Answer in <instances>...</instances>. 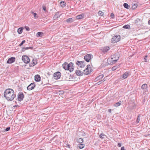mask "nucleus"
<instances>
[{
	"instance_id": "obj_25",
	"label": "nucleus",
	"mask_w": 150,
	"mask_h": 150,
	"mask_svg": "<svg viewBox=\"0 0 150 150\" xmlns=\"http://www.w3.org/2000/svg\"><path fill=\"white\" fill-rule=\"evenodd\" d=\"M66 3L64 1H62L60 3L61 6L62 7H64L65 6Z\"/></svg>"
},
{
	"instance_id": "obj_18",
	"label": "nucleus",
	"mask_w": 150,
	"mask_h": 150,
	"mask_svg": "<svg viewBox=\"0 0 150 150\" xmlns=\"http://www.w3.org/2000/svg\"><path fill=\"white\" fill-rule=\"evenodd\" d=\"M129 75V73L128 72H125L121 76L122 79L126 78Z\"/></svg>"
},
{
	"instance_id": "obj_12",
	"label": "nucleus",
	"mask_w": 150,
	"mask_h": 150,
	"mask_svg": "<svg viewBox=\"0 0 150 150\" xmlns=\"http://www.w3.org/2000/svg\"><path fill=\"white\" fill-rule=\"evenodd\" d=\"M88 66H90V65H88L87 68L83 70V73L84 74L86 75H88L90 72L89 69H88Z\"/></svg>"
},
{
	"instance_id": "obj_46",
	"label": "nucleus",
	"mask_w": 150,
	"mask_h": 150,
	"mask_svg": "<svg viewBox=\"0 0 150 150\" xmlns=\"http://www.w3.org/2000/svg\"><path fill=\"white\" fill-rule=\"evenodd\" d=\"M147 55H146L145 57V58H144V62H147V61L146 60V58L147 57Z\"/></svg>"
},
{
	"instance_id": "obj_51",
	"label": "nucleus",
	"mask_w": 150,
	"mask_h": 150,
	"mask_svg": "<svg viewBox=\"0 0 150 150\" xmlns=\"http://www.w3.org/2000/svg\"><path fill=\"white\" fill-rule=\"evenodd\" d=\"M84 139V138H79V139H81L82 141H83V139Z\"/></svg>"
},
{
	"instance_id": "obj_1",
	"label": "nucleus",
	"mask_w": 150,
	"mask_h": 150,
	"mask_svg": "<svg viewBox=\"0 0 150 150\" xmlns=\"http://www.w3.org/2000/svg\"><path fill=\"white\" fill-rule=\"evenodd\" d=\"M4 96L7 100L11 101L14 99L16 95L14 94V92L12 89L8 88L4 91Z\"/></svg>"
},
{
	"instance_id": "obj_47",
	"label": "nucleus",
	"mask_w": 150,
	"mask_h": 150,
	"mask_svg": "<svg viewBox=\"0 0 150 150\" xmlns=\"http://www.w3.org/2000/svg\"><path fill=\"white\" fill-rule=\"evenodd\" d=\"M42 8L43 10L45 11H46V8L45 6H43Z\"/></svg>"
},
{
	"instance_id": "obj_15",
	"label": "nucleus",
	"mask_w": 150,
	"mask_h": 150,
	"mask_svg": "<svg viewBox=\"0 0 150 150\" xmlns=\"http://www.w3.org/2000/svg\"><path fill=\"white\" fill-rule=\"evenodd\" d=\"M104 75L103 74L99 75L95 79V81H96L103 78L104 77Z\"/></svg>"
},
{
	"instance_id": "obj_4",
	"label": "nucleus",
	"mask_w": 150,
	"mask_h": 150,
	"mask_svg": "<svg viewBox=\"0 0 150 150\" xmlns=\"http://www.w3.org/2000/svg\"><path fill=\"white\" fill-rule=\"evenodd\" d=\"M22 60L24 63L27 64L30 61V59L28 57L26 56H23L22 57Z\"/></svg>"
},
{
	"instance_id": "obj_20",
	"label": "nucleus",
	"mask_w": 150,
	"mask_h": 150,
	"mask_svg": "<svg viewBox=\"0 0 150 150\" xmlns=\"http://www.w3.org/2000/svg\"><path fill=\"white\" fill-rule=\"evenodd\" d=\"M60 16V14H59V12H57L56 13L54 16L53 18L54 20H55L57 19L58 17Z\"/></svg>"
},
{
	"instance_id": "obj_6",
	"label": "nucleus",
	"mask_w": 150,
	"mask_h": 150,
	"mask_svg": "<svg viewBox=\"0 0 150 150\" xmlns=\"http://www.w3.org/2000/svg\"><path fill=\"white\" fill-rule=\"evenodd\" d=\"M69 65L68 70H69L70 72H72L74 69V67L73 66V64L72 62H70L68 64Z\"/></svg>"
},
{
	"instance_id": "obj_7",
	"label": "nucleus",
	"mask_w": 150,
	"mask_h": 150,
	"mask_svg": "<svg viewBox=\"0 0 150 150\" xmlns=\"http://www.w3.org/2000/svg\"><path fill=\"white\" fill-rule=\"evenodd\" d=\"M53 76L55 79H59L61 76V73L59 72H57L54 73Z\"/></svg>"
},
{
	"instance_id": "obj_14",
	"label": "nucleus",
	"mask_w": 150,
	"mask_h": 150,
	"mask_svg": "<svg viewBox=\"0 0 150 150\" xmlns=\"http://www.w3.org/2000/svg\"><path fill=\"white\" fill-rule=\"evenodd\" d=\"M69 64L65 62L64 64H62L63 68L65 70H68V68Z\"/></svg>"
},
{
	"instance_id": "obj_50",
	"label": "nucleus",
	"mask_w": 150,
	"mask_h": 150,
	"mask_svg": "<svg viewBox=\"0 0 150 150\" xmlns=\"http://www.w3.org/2000/svg\"><path fill=\"white\" fill-rule=\"evenodd\" d=\"M108 112L110 113H111V109H110L108 110Z\"/></svg>"
},
{
	"instance_id": "obj_13",
	"label": "nucleus",
	"mask_w": 150,
	"mask_h": 150,
	"mask_svg": "<svg viewBox=\"0 0 150 150\" xmlns=\"http://www.w3.org/2000/svg\"><path fill=\"white\" fill-rule=\"evenodd\" d=\"M83 142V141H82V142H78L80 144H78L77 146L80 149H83V148L85 146L84 144H82V142Z\"/></svg>"
},
{
	"instance_id": "obj_45",
	"label": "nucleus",
	"mask_w": 150,
	"mask_h": 150,
	"mask_svg": "<svg viewBox=\"0 0 150 150\" xmlns=\"http://www.w3.org/2000/svg\"><path fill=\"white\" fill-rule=\"evenodd\" d=\"M110 16L112 18H114V14L113 13H111L110 14Z\"/></svg>"
},
{
	"instance_id": "obj_9",
	"label": "nucleus",
	"mask_w": 150,
	"mask_h": 150,
	"mask_svg": "<svg viewBox=\"0 0 150 150\" xmlns=\"http://www.w3.org/2000/svg\"><path fill=\"white\" fill-rule=\"evenodd\" d=\"M35 86L34 83H32L27 87V89L29 90H31L34 89Z\"/></svg>"
},
{
	"instance_id": "obj_49",
	"label": "nucleus",
	"mask_w": 150,
	"mask_h": 150,
	"mask_svg": "<svg viewBox=\"0 0 150 150\" xmlns=\"http://www.w3.org/2000/svg\"><path fill=\"white\" fill-rule=\"evenodd\" d=\"M26 29L27 31H29L30 30V29L29 27H27L26 28Z\"/></svg>"
},
{
	"instance_id": "obj_16",
	"label": "nucleus",
	"mask_w": 150,
	"mask_h": 150,
	"mask_svg": "<svg viewBox=\"0 0 150 150\" xmlns=\"http://www.w3.org/2000/svg\"><path fill=\"white\" fill-rule=\"evenodd\" d=\"M41 79V78L40 76L39 75H35V81H40Z\"/></svg>"
},
{
	"instance_id": "obj_52",
	"label": "nucleus",
	"mask_w": 150,
	"mask_h": 150,
	"mask_svg": "<svg viewBox=\"0 0 150 150\" xmlns=\"http://www.w3.org/2000/svg\"><path fill=\"white\" fill-rule=\"evenodd\" d=\"M148 23L150 25V20L149 21Z\"/></svg>"
},
{
	"instance_id": "obj_33",
	"label": "nucleus",
	"mask_w": 150,
	"mask_h": 150,
	"mask_svg": "<svg viewBox=\"0 0 150 150\" xmlns=\"http://www.w3.org/2000/svg\"><path fill=\"white\" fill-rule=\"evenodd\" d=\"M98 13V14L100 16H102L103 14V13L100 11H99Z\"/></svg>"
},
{
	"instance_id": "obj_24",
	"label": "nucleus",
	"mask_w": 150,
	"mask_h": 150,
	"mask_svg": "<svg viewBox=\"0 0 150 150\" xmlns=\"http://www.w3.org/2000/svg\"><path fill=\"white\" fill-rule=\"evenodd\" d=\"M122 103V102L121 101H119L118 102H117L115 103L114 106L115 107H118L120 106Z\"/></svg>"
},
{
	"instance_id": "obj_11",
	"label": "nucleus",
	"mask_w": 150,
	"mask_h": 150,
	"mask_svg": "<svg viewBox=\"0 0 150 150\" xmlns=\"http://www.w3.org/2000/svg\"><path fill=\"white\" fill-rule=\"evenodd\" d=\"M91 55L90 54H87L84 57V59L87 62H89L91 59Z\"/></svg>"
},
{
	"instance_id": "obj_29",
	"label": "nucleus",
	"mask_w": 150,
	"mask_h": 150,
	"mask_svg": "<svg viewBox=\"0 0 150 150\" xmlns=\"http://www.w3.org/2000/svg\"><path fill=\"white\" fill-rule=\"evenodd\" d=\"M99 137L102 139H103L105 138L106 137V136L103 134H101L99 135Z\"/></svg>"
},
{
	"instance_id": "obj_34",
	"label": "nucleus",
	"mask_w": 150,
	"mask_h": 150,
	"mask_svg": "<svg viewBox=\"0 0 150 150\" xmlns=\"http://www.w3.org/2000/svg\"><path fill=\"white\" fill-rule=\"evenodd\" d=\"M32 13L33 14L34 16V18L35 19H36V18H38V16H37V13H34L33 12Z\"/></svg>"
},
{
	"instance_id": "obj_17",
	"label": "nucleus",
	"mask_w": 150,
	"mask_h": 150,
	"mask_svg": "<svg viewBox=\"0 0 150 150\" xmlns=\"http://www.w3.org/2000/svg\"><path fill=\"white\" fill-rule=\"evenodd\" d=\"M76 73V75L78 76H82L83 74V72L80 70H77Z\"/></svg>"
},
{
	"instance_id": "obj_32",
	"label": "nucleus",
	"mask_w": 150,
	"mask_h": 150,
	"mask_svg": "<svg viewBox=\"0 0 150 150\" xmlns=\"http://www.w3.org/2000/svg\"><path fill=\"white\" fill-rule=\"evenodd\" d=\"M33 48V47H24L23 49H24V50H28V49H32Z\"/></svg>"
},
{
	"instance_id": "obj_28",
	"label": "nucleus",
	"mask_w": 150,
	"mask_h": 150,
	"mask_svg": "<svg viewBox=\"0 0 150 150\" xmlns=\"http://www.w3.org/2000/svg\"><path fill=\"white\" fill-rule=\"evenodd\" d=\"M23 29L22 28H20L18 29L17 32L19 34H21L22 33Z\"/></svg>"
},
{
	"instance_id": "obj_27",
	"label": "nucleus",
	"mask_w": 150,
	"mask_h": 150,
	"mask_svg": "<svg viewBox=\"0 0 150 150\" xmlns=\"http://www.w3.org/2000/svg\"><path fill=\"white\" fill-rule=\"evenodd\" d=\"M74 21L73 19L71 18H70L67 20V22L68 23H71Z\"/></svg>"
},
{
	"instance_id": "obj_23",
	"label": "nucleus",
	"mask_w": 150,
	"mask_h": 150,
	"mask_svg": "<svg viewBox=\"0 0 150 150\" xmlns=\"http://www.w3.org/2000/svg\"><path fill=\"white\" fill-rule=\"evenodd\" d=\"M79 134L82 136L85 137H87L88 136V134H86V133L84 132H81Z\"/></svg>"
},
{
	"instance_id": "obj_26",
	"label": "nucleus",
	"mask_w": 150,
	"mask_h": 150,
	"mask_svg": "<svg viewBox=\"0 0 150 150\" xmlns=\"http://www.w3.org/2000/svg\"><path fill=\"white\" fill-rule=\"evenodd\" d=\"M123 6L125 8L127 9H129L130 8V6L127 4L126 3L123 4Z\"/></svg>"
},
{
	"instance_id": "obj_42",
	"label": "nucleus",
	"mask_w": 150,
	"mask_h": 150,
	"mask_svg": "<svg viewBox=\"0 0 150 150\" xmlns=\"http://www.w3.org/2000/svg\"><path fill=\"white\" fill-rule=\"evenodd\" d=\"M139 116H138V117H137V123H138L139 121Z\"/></svg>"
},
{
	"instance_id": "obj_48",
	"label": "nucleus",
	"mask_w": 150,
	"mask_h": 150,
	"mask_svg": "<svg viewBox=\"0 0 150 150\" xmlns=\"http://www.w3.org/2000/svg\"><path fill=\"white\" fill-rule=\"evenodd\" d=\"M121 150H125L124 146H122L121 148Z\"/></svg>"
},
{
	"instance_id": "obj_36",
	"label": "nucleus",
	"mask_w": 150,
	"mask_h": 150,
	"mask_svg": "<svg viewBox=\"0 0 150 150\" xmlns=\"http://www.w3.org/2000/svg\"><path fill=\"white\" fill-rule=\"evenodd\" d=\"M25 42V40H23L21 42V44L19 45L20 46H21Z\"/></svg>"
},
{
	"instance_id": "obj_53",
	"label": "nucleus",
	"mask_w": 150,
	"mask_h": 150,
	"mask_svg": "<svg viewBox=\"0 0 150 150\" xmlns=\"http://www.w3.org/2000/svg\"><path fill=\"white\" fill-rule=\"evenodd\" d=\"M36 63H35V62H33V63L34 64V65H35L36 64Z\"/></svg>"
},
{
	"instance_id": "obj_35",
	"label": "nucleus",
	"mask_w": 150,
	"mask_h": 150,
	"mask_svg": "<svg viewBox=\"0 0 150 150\" xmlns=\"http://www.w3.org/2000/svg\"><path fill=\"white\" fill-rule=\"evenodd\" d=\"M58 136L57 135H56L52 138V140H55V141H57V140H59V139H57V138Z\"/></svg>"
},
{
	"instance_id": "obj_22",
	"label": "nucleus",
	"mask_w": 150,
	"mask_h": 150,
	"mask_svg": "<svg viewBox=\"0 0 150 150\" xmlns=\"http://www.w3.org/2000/svg\"><path fill=\"white\" fill-rule=\"evenodd\" d=\"M83 17V14H81L76 16V18L78 19H82Z\"/></svg>"
},
{
	"instance_id": "obj_21",
	"label": "nucleus",
	"mask_w": 150,
	"mask_h": 150,
	"mask_svg": "<svg viewBox=\"0 0 150 150\" xmlns=\"http://www.w3.org/2000/svg\"><path fill=\"white\" fill-rule=\"evenodd\" d=\"M43 33L41 32H38L36 34V35L37 37H42L43 36Z\"/></svg>"
},
{
	"instance_id": "obj_44",
	"label": "nucleus",
	"mask_w": 150,
	"mask_h": 150,
	"mask_svg": "<svg viewBox=\"0 0 150 150\" xmlns=\"http://www.w3.org/2000/svg\"><path fill=\"white\" fill-rule=\"evenodd\" d=\"M122 144L121 143H119L118 144V146L119 147H120L121 146Z\"/></svg>"
},
{
	"instance_id": "obj_43",
	"label": "nucleus",
	"mask_w": 150,
	"mask_h": 150,
	"mask_svg": "<svg viewBox=\"0 0 150 150\" xmlns=\"http://www.w3.org/2000/svg\"><path fill=\"white\" fill-rule=\"evenodd\" d=\"M67 145V147H68L69 148H71V147H70V144H68V143H67V144H66Z\"/></svg>"
},
{
	"instance_id": "obj_10",
	"label": "nucleus",
	"mask_w": 150,
	"mask_h": 150,
	"mask_svg": "<svg viewBox=\"0 0 150 150\" xmlns=\"http://www.w3.org/2000/svg\"><path fill=\"white\" fill-rule=\"evenodd\" d=\"M83 62L78 61L76 63V64L79 66L80 67L83 68L85 66V65L83 64Z\"/></svg>"
},
{
	"instance_id": "obj_37",
	"label": "nucleus",
	"mask_w": 150,
	"mask_h": 150,
	"mask_svg": "<svg viewBox=\"0 0 150 150\" xmlns=\"http://www.w3.org/2000/svg\"><path fill=\"white\" fill-rule=\"evenodd\" d=\"M10 129V127H7L6 129H4V131H8Z\"/></svg>"
},
{
	"instance_id": "obj_38",
	"label": "nucleus",
	"mask_w": 150,
	"mask_h": 150,
	"mask_svg": "<svg viewBox=\"0 0 150 150\" xmlns=\"http://www.w3.org/2000/svg\"><path fill=\"white\" fill-rule=\"evenodd\" d=\"M129 25H124L123 27V28H126V29H128L129 28Z\"/></svg>"
},
{
	"instance_id": "obj_30",
	"label": "nucleus",
	"mask_w": 150,
	"mask_h": 150,
	"mask_svg": "<svg viewBox=\"0 0 150 150\" xmlns=\"http://www.w3.org/2000/svg\"><path fill=\"white\" fill-rule=\"evenodd\" d=\"M147 87V85L146 84H144L141 86V88L142 89L146 88Z\"/></svg>"
},
{
	"instance_id": "obj_2",
	"label": "nucleus",
	"mask_w": 150,
	"mask_h": 150,
	"mask_svg": "<svg viewBox=\"0 0 150 150\" xmlns=\"http://www.w3.org/2000/svg\"><path fill=\"white\" fill-rule=\"evenodd\" d=\"M119 58L118 54H115L111 56V57L110 59H108V64L112 65L115 63Z\"/></svg>"
},
{
	"instance_id": "obj_3",
	"label": "nucleus",
	"mask_w": 150,
	"mask_h": 150,
	"mask_svg": "<svg viewBox=\"0 0 150 150\" xmlns=\"http://www.w3.org/2000/svg\"><path fill=\"white\" fill-rule=\"evenodd\" d=\"M120 40V36L117 35L114 36L111 39V42L114 43L119 42Z\"/></svg>"
},
{
	"instance_id": "obj_41",
	"label": "nucleus",
	"mask_w": 150,
	"mask_h": 150,
	"mask_svg": "<svg viewBox=\"0 0 150 150\" xmlns=\"http://www.w3.org/2000/svg\"><path fill=\"white\" fill-rule=\"evenodd\" d=\"M107 79V77H105L102 80H101L103 81V82L105 81L106 80V79Z\"/></svg>"
},
{
	"instance_id": "obj_19",
	"label": "nucleus",
	"mask_w": 150,
	"mask_h": 150,
	"mask_svg": "<svg viewBox=\"0 0 150 150\" xmlns=\"http://www.w3.org/2000/svg\"><path fill=\"white\" fill-rule=\"evenodd\" d=\"M109 49L110 48L109 47H103L102 50L103 52L105 53L107 52Z\"/></svg>"
},
{
	"instance_id": "obj_8",
	"label": "nucleus",
	"mask_w": 150,
	"mask_h": 150,
	"mask_svg": "<svg viewBox=\"0 0 150 150\" xmlns=\"http://www.w3.org/2000/svg\"><path fill=\"white\" fill-rule=\"evenodd\" d=\"M15 59L16 58L15 57H11L8 59L6 63L7 64H11L15 61Z\"/></svg>"
},
{
	"instance_id": "obj_5",
	"label": "nucleus",
	"mask_w": 150,
	"mask_h": 150,
	"mask_svg": "<svg viewBox=\"0 0 150 150\" xmlns=\"http://www.w3.org/2000/svg\"><path fill=\"white\" fill-rule=\"evenodd\" d=\"M24 97V95L23 93L21 92H20L18 96V99L19 101H21L23 100Z\"/></svg>"
},
{
	"instance_id": "obj_31",
	"label": "nucleus",
	"mask_w": 150,
	"mask_h": 150,
	"mask_svg": "<svg viewBox=\"0 0 150 150\" xmlns=\"http://www.w3.org/2000/svg\"><path fill=\"white\" fill-rule=\"evenodd\" d=\"M103 83V81H102L101 80H100V81H98V82H97V83H96V85H98L100 84H101V83Z\"/></svg>"
},
{
	"instance_id": "obj_39",
	"label": "nucleus",
	"mask_w": 150,
	"mask_h": 150,
	"mask_svg": "<svg viewBox=\"0 0 150 150\" xmlns=\"http://www.w3.org/2000/svg\"><path fill=\"white\" fill-rule=\"evenodd\" d=\"M117 68V66H114L112 68V70L113 71H114V70H115Z\"/></svg>"
},
{
	"instance_id": "obj_40",
	"label": "nucleus",
	"mask_w": 150,
	"mask_h": 150,
	"mask_svg": "<svg viewBox=\"0 0 150 150\" xmlns=\"http://www.w3.org/2000/svg\"><path fill=\"white\" fill-rule=\"evenodd\" d=\"M137 6L136 5V4H134V5H133L132 6V8L133 9H135L137 7Z\"/></svg>"
}]
</instances>
